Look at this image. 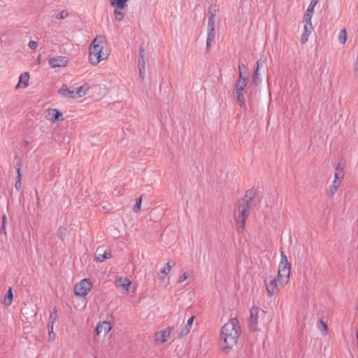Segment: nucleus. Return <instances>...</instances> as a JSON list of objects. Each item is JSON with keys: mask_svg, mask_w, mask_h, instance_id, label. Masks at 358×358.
<instances>
[{"mask_svg": "<svg viewBox=\"0 0 358 358\" xmlns=\"http://www.w3.org/2000/svg\"><path fill=\"white\" fill-rule=\"evenodd\" d=\"M290 264L284 252H281V260L278 266V276L267 275L264 279V285L268 296H272L279 292L278 287L288 282L290 276Z\"/></svg>", "mask_w": 358, "mask_h": 358, "instance_id": "1", "label": "nucleus"}, {"mask_svg": "<svg viewBox=\"0 0 358 358\" xmlns=\"http://www.w3.org/2000/svg\"><path fill=\"white\" fill-rule=\"evenodd\" d=\"M254 196L255 191L250 189L246 192L245 196L237 203L234 210V217L236 223L240 225L241 229L244 228L245 219L249 215V210L253 206Z\"/></svg>", "mask_w": 358, "mask_h": 358, "instance_id": "2", "label": "nucleus"}, {"mask_svg": "<svg viewBox=\"0 0 358 358\" xmlns=\"http://www.w3.org/2000/svg\"><path fill=\"white\" fill-rule=\"evenodd\" d=\"M240 326L236 319H231L221 329L220 339L225 345L224 350L230 349L237 343L239 336Z\"/></svg>", "mask_w": 358, "mask_h": 358, "instance_id": "3", "label": "nucleus"}, {"mask_svg": "<svg viewBox=\"0 0 358 358\" xmlns=\"http://www.w3.org/2000/svg\"><path fill=\"white\" fill-rule=\"evenodd\" d=\"M105 47L104 37L97 36L90 45L89 62L96 66L99 62L108 58V54L103 52Z\"/></svg>", "mask_w": 358, "mask_h": 358, "instance_id": "4", "label": "nucleus"}, {"mask_svg": "<svg viewBox=\"0 0 358 358\" xmlns=\"http://www.w3.org/2000/svg\"><path fill=\"white\" fill-rule=\"evenodd\" d=\"M92 288V283L89 279L82 280L77 283L74 287V292L76 296H85L88 294Z\"/></svg>", "mask_w": 358, "mask_h": 358, "instance_id": "5", "label": "nucleus"}, {"mask_svg": "<svg viewBox=\"0 0 358 358\" xmlns=\"http://www.w3.org/2000/svg\"><path fill=\"white\" fill-rule=\"evenodd\" d=\"M259 310L257 307H252L250 311V318L248 320V328L251 331L258 330V318Z\"/></svg>", "mask_w": 358, "mask_h": 358, "instance_id": "6", "label": "nucleus"}, {"mask_svg": "<svg viewBox=\"0 0 358 358\" xmlns=\"http://www.w3.org/2000/svg\"><path fill=\"white\" fill-rule=\"evenodd\" d=\"M69 63V59L66 57L58 56L51 57L48 59V64L52 68L65 67Z\"/></svg>", "mask_w": 358, "mask_h": 358, "instance_id": "7", "label": "nucleus"}, {"mask_svg": "<svg viewBox=\"0 0 358 358\" xmlns=\"http://www.w3.org/2000/svg\"><path fill=\"white\" fill-rule=\"evenodd\" d=\"M112 329V324L110 322L103 321L97 323L95 329L96 336H99L101 334L106 336Z\"/></svg>", "mask_w": 358, "mask_h": 358, "instance_id": "8", "label": "nucleus"}, {"mask_svg": "<svg viewBox=\"0 0 358 358\" xmlns=\"http://www.w3.org/2000/svg\"><path fill=\"white\" fill-rule=\"evenodd\" d=\"M172 329L171 328L166 329L163 331L157 332L155 334V339L159 343H164L170 338Z\"/></svg>", "mask_w": 358, "mask_h": 358, "instance_id": "9", "label": "nucleus"}, {"mask_svg": "<svg viewBox=\"0 0 358 358\" xmlns=\"http://www.w3.org/2000/svg\"><path fill=\"white\" fill-rule=\"evenodd\" d=\"M343 177H344L343 168L341 167V165L338 164L335 169L334 179L333 181V184L340 187L342 183Z\"/></svg>", "mask_w": 358, "mask_h": 358, "instance_id": "10", "label": "nucleus"}, {"mask_svg": "<svg viewBox=\"0 0 358 358\" xmlns=\"http://www.w3.org/2000/svg\"><path fill=\"white\" fill-rule=\"evenodd\" d=\"M194 320V316H192L190 318H189V320L187 322V324L183 327L181 328L179 333V337L182 338L189 334L192 329Z\"/></svg>", "mask_w": 358, "mask_h": 358, "instance_id": "11", "label": "nucleus"}, {"mask_svg": "<svg viewBox=\"0 0 358 358\" xmlns=\"http://www.w3.org/2000/svg\"><path fill=\"white\" fill-rule=\"evenodd\" d=\"M115 284L117 287L123 288L128 292L129 290L131 282L127 278L120 277L115 280Z\"/></svg>", "mask_w": 358, "mask_h": 358, "instance_id": "12", "label": "nucleus"}, {"mask_svg": "<svg viewBox=\"0 0 358 358\" xmlns=\"http://www.w3.org/2000/svg\"><path fill=\"white\" fill-rule=\"evenodd\" d=\"M74 91V88L69 89L66 85H63L59 90V93L61 96L64 97L75 98L76 94Z\"/></svg>", "mask_w": 358, "mask_h": 358, "instance_id": "13", "label": "nucleus"}, {"mask_svg": "<svg viewBox=\"0 0 358 358\" xmlns=\"http://www.w3.org/2000/svg\"><path fill=\"white\" fill-rule=\"evenodd\" d=\"M29 74L28 72H24L20 76L19 82L16 85V88H19L21 86L27 87L29 85Z\"/></svg>", "mask_w": 358, "mask_h": 358, "instance_id": "14", "label": "nucleus"}, {"mask_svg": "<svg viewBox=\"0 0 358 358\" xmlns=\"http://www.w3.org/2000/svg\"><path fill=\"white\" fill-rule=\"evenodd\" d=\"M313 29V27L312 24L304 25L303 33V34L301 36V43L303 44L306 43L308 41V36H309L310 34L311 33Z\"/></svg>", "mask_w": 358, "mask_h": 358, "instance_id": "15", "label": "nucleus"}, {"mask_svg": "<svg viewBox=\"0 0 358 358\" xmlns=\"http://www.w3.org/2000/svg\"><path fill=\"white\" fill-rule=\"evenodd\" d=\"M62 116V113L57 109H50L48 111V119L52 122H55Z\"/></svg>", "mask_w": 358, "mask_h": 358, "instance_id": "16", "label": "nucleus"}, {"mask_svg": "<svg viewBox=\"0 0 358 358\" xmlns=\"http://www.w3.org/2000/svg\"><path fill=\"white\" fill-rule=\"evenodd\" d=\"M171 270V266L170 264V262H168L163 268L161 269L160 272L159 273L158 275L159 278L162 280H164V278L170 273Z\"/></svg>", "mask_w": 358, "mask_h": 358, "instance_id": "17", "label": "nucleus"}, {"mask_svg": "<svg viewBox=\"0 0 358 358\" xmlns=\"http://www.w3.org/2000/svg\"><path fill=\"white\" fill-rule=\"evenodd\" d=\"M246 85H247L246 80H238L236 81V85H235L236 93H242Z\"/></svg>", "mask_w": 358, "mask_h": 358, "instance_id": "18", "label": "nucleus"}, {"mask_svg": "<svg viewBox=\"0 0 358 358\" xmlns=\"http://www.w3.org/2000/svg\"><path fill=\"white\" fill-rule=\"evenodd\" d=\"M215 36V30L208 29V34L206 38V50L208 51L211 45V42L214 40Z\"/></svg>", "mask_w": 358, "mask_h": 358, "instance_id": "19", "label": "nucleus"}, {"mask_svg": "<svg viewBox=\"0 0 358 358\" xmlns=\"http://www.w3.org/2000/svg\"><path fill=\"white\" fill-rule=\"evenodd\" d=\"M111 257V253L110 251L106 250L103 254H96L95 256V260L96 262H103L107 259Z\"/></svg>", "mask_w": 358, "mask_h": 358, "instance_id": "20", "label": "nucleus"}, {"mask_svg": "<svg viewBox=\"0 0 358 358\" xmlns=\"http://www.w3.org/2000/svg\"><path fill=\"white\" fill-rule=\"evenodd\" d=\"M143 50H141V60L139 61V75L140 77L144 78L145 74V62L143 59Z\"/></svg>", "mask_w": 358, "mask_h": 358, "instance_id": "21", "label": "nucleus"}, {"mask_svg": "<svg viewBox=\"0 0 358 358\" xmlns=\"http://www.w3.org/2000/svg\"><path fill=\"white\" fill-rule=\"evenodd\" d=\"M219 10V8L216 5H211L208 11V18H215L217 13Z\"/></svg>", "mask_w": 358, "mask_h": 358, "instance_id": "22", "label": "nucleus"}, {"mask_svg": "<svg viewBox=\"0 0 358 358\" xmlns=\"http://www.w3.org/2000/svg\"><path fill=\"white\" fill-rule=\"evenodd\" d=\"M57 310L56 308H53L52 310H50V315L49 317L48 324H55V322L57 320Z\"/></svg>", "mask_w": 358, "mask_h": 358, "instance_id": "23", "label": "nucleus"}, {"mask_svg": "<svg viewBox=\"0 0 358 358\" xmlns=\"http://www.w3.org/2000/svg\"><path fill=\"white\" fill-rule=\"evenodd\" d=\"M13 298V294L12 292V289H11V288H9V289L7 291L5 298L3 299V303L7 306H10L12 303Z\"/></svg>", "mask_w": 358, "mask_h": 358, "instance_id": "24", "label": "nucleus"}, {"mask_svg": "<svg viewBox=\"0 0 358 358\" xmlns=\"http://www.w3.org/2000/svg\"><path fill=\"white\" fill-rule=\"evenodd\" d=\"M75 98L82 97L86 94V89L84 86L74 88Z\"/></svg>", "mask_w": 358, "mask_h": 358, "instance_id": "25", "label": "nucleus"}, {"mask_svg": "<svg viewBox=\"0 0 358 358\" xmlns=\"http://www.w3.org/2000/svg\"><path fill=\"white\" fill-rule=\"evenodd\" d=\"M348 38L347 31L343 29L340 31L338 34V41L341 44H345Z\"/></svg>", "mask_w": 358, "mask_h": 358, "instance_id": "26", "label": "nucleus"}, {"mask_svg": "<svg viewBox=\"0 0 358 358\" xmlns=\"http://www.w3.org/2000/svg\"><path fill=\"white\" fill-rule=\"evenodd\" d=\"M318 329L320 330L323 335H327L328 334V327L327 324L324 322L322 320H320L317 325Z\"/></svg>", "mask_w": 358, "mask_h": 358, "instance_id": "27", "label": "nucleus"}, {"mask_svg": "<svg viewBox=\"0 0 358 358\" xmlns=\"http://www.w3.org/2000/svg\"><path fill=\"white\" fill-rule=\"evenodd\" d=\"M252 80H253V83L257 85L262 83L261 75L257 69H255V73L253 75Z\"/></svg>", "mask_w": 358, "mask_h": 358, "instance_id": "28", "label": "nucleus"}, {"mask_svg": "<svg viewBox=\"0 0 358 358\" xmlns=\"http://www.w3.org/2000/svg\"><path fill=\"white\" fill-rule=\"evenodd\" d=\"M338 188H339L338 186L332 183L328 189V194L330 196H333L336 194V192L338 191Z\"/></svg>", "mask_w": 358, "mask_h": 358, "instance_id": "29", "label": "nucleus"}, {"mask_svg": "<svg viewBox=\"0 0 358 358\" xmlns=\"http://www.w3.org/2000/svg\"><path fill=\"white\" fill-rule=\"evenodd\" d=\"M128 0H115V1L113 2L112 4L113 5H115V6L117 7V8H119V9H123L125 6V3Z\"/></svg>", "mask_w": 358, "mask_h": 358, "instance_id": "30", "label": "nucleus"}, {"mask_svg": "<svg viewBox=\"0 0 358 358\" xmlns=\"http://www.w3.org/2000/svg\"><path fill=\"white\" fill-rule=\"evenodd\" d=\"M312 15H313L312 13H308V12H306L304 14V16H303L304 25L312 24V23H311Z\"/></svg>", "mask_w": 358, "mask_h": 358, "instance_id": "31", "label": "nucleus"}, {"mask_svg": "<svg viewBox=\"0 0 358 358\" xmlns=\"http://www.w3.org/2000/svg\"><path fill=\"white\" fill-rule=\"evenodd\" d=\"M237 100L241 107L245 106V99L243 96L242 93H236Z\"/></svg>", "mask_w": 358, "mask_h": 358, "instance_id": "32", "label": "nucleus"}, {"mask_svg": "<svg viewBox=\"0 0 358 358\" xmlns=\"http://www.w3.org/2000/svg\"><path fill=\"white\" fill-rule=\"evenodd\" d=\"M141 203H142V198L141 196L138 197L136 200V203L134 206L133 210L134 212L136 213L138 212L141 207Z\"/></svg>", "mask_w": 358, "mask_h": 358, "instance_id": "33", "label": "nucleus"}, {"mask_svg": "<svg viewBox=\"0 0 358 358\" xmlns=\"http://www.w3.org/2000/svg\"><path fill=\"white\" fill-rule=\"evenodd\" d=\"M317 3H318L317 0H311L310 3L309 4L306 12L313 14L314 12L315 6L317 5Z\"/></svg>", "mask_w": 358, "mask_h": 358, "instance_id": "34", "label": "nucleus"}, {"mask_svg": "<svg viewBox=\"0 0 358 358\" xmlns=\"http://www.w3.org/2000/svg\"><path fill=\"white\" fill-rule=\"evenodd\" d=\"M190 277V273L185 272L178 280V283H182Z\"/></svg>", "mask_w": 358, "mask_h": 358, "instance_id": "35", "label": "nucleus"}, {"mask_svg": "<svg viewBox=\"0 0 358 358\" xmlns=\"http://www.w3.org/2000/svg\"><path fill=\"white\" fill-rule=\"evenodd\" d=\"M215 18H208V29L215 30Z\"/></svg>", "mask_w": 358, "mask_h": 358, "instance_id": "36", "label": "nucleus"}, {"mask_svg": "<svg viewBox=\"0 0 358 358\" xmlns=\"http://www.w3.org/2000/svg\"><path fill=\"white\" fill-rule=\"evenodd\" d=\"M114 14H115V19L118 21H121L123 20L124 18V14L122 13V12L120 11V10H117V9L115 10L114 12Z\"/></svg>", "mask_w": 358, "mask_h": 358, "instance_id": "37", "label": "nucleus"}, {"mask_svg": "<svg viewBox=\"0 0 358 358\" xmlns=\"http://www.w3.org/2000/svg\"><path fill=\"white\" fill-rule=\"evenodd\" d=\"M354 74L356 78H358V55L354 65Z\"/></svg>", "mask_w": 358, "mask_h": 358, "instance_id": "38", "label": "nucleus"}, {"mask_svg": "<svg viewBox=\"0 0 358 358\" xmlns=\"http://www.w3.org/2000/svg\"><path fill=\"white\" fill-rule=\"evenodd\" d=\"M29 48L31 50H36V48H37V45H38V43L37 42L34 41H30L29 42Z\"/></svg>", "mask_w": 358, "mask_h": 358, "instance_id": "39", "label": "nucleus"}, {"mask_svg": "<svg viewBox=\"0 0 358 358\" xmlns=\"http://www.w3.org/2000/svg\"><path fill=\"white\" fill-rule=\"evenodd\" d=\"M17 175H18V180L16 181V182H15V187L17 189H18L20 187V185H21V181H20V176H21V175H20V169L19 168L17 169Z\"/></svg>", "mask_w": 358, "mask_h": 358, "instance_id": "40", "label": "nucleus"}, {"mask_svg": "<svg viewBox=\"0 0 358 358\" xmlns=\"http://www.w3.org/2000/svg\"><path fill=\"white\" fill-rule=\"evenodd\" d=\"M48 329L49 332V339L52 340L53 339V337H52L51 334L53 333V329H54V324H48Z\"/></svg>", "mask_w": 358, "mask_h": 358, "instance_id": "41", "label": "nucleus"}, {"mask_svg": "<svg viewBox=\"0 0 358 358\" xmlns=\"http://www.w3.org/2000/svg\"><path fill=\"white\" fill-rule=\"evenodd\" d=\"M266 60V59L263 61L262 59L260 60H258L257 62V64H256V69H257L258 71L259 70V68H260V66L262 64V62H264Z\"/></svg>", "mask_w": 358, "mask_h": 358, "instance_id": "42", "label": "nucleus"}, {"mask_svg": "<svg viewBox=\"0 0 358 358\" xmlns=\"http://www.w3.org/2000/svg\"><path fill=\"white\" fill-rule=\"evenodd\" d=\"M7 222H8L7 217L6 215H4L2 217V225H6L7 224Z\"/></svg>", "mask_w": 358, "mask_h": 358, "instance_id": "43", "label": "nucleus"}, {"mask_svg": "<svg viewBox=\"0 0 358 358\" xmlns=\"http://www.w3.org/2000/svg\"><path fill=\"white\" fill-rule=\"evenodd\" d=\"M243 69H246V66L244 64H239L238 65V71L242 72Z\"/></svg>", "mask_w": 358, "mask_h": 358, "instance_id": "44", "label": "nucleus"}, {"mask_svg": "<svg viewBox=\"0 0 358 358\" xmlns=\"http://www.w3.org/2000/svg\"><path fill=\"white\" fill-rule=\"evenodd\" d=\"M6 225H2L0 229V234H6Z\"/></svg>", "mask_w": 358, "mask_h": 358, "instance_id": "45", "label": "nucleus"}, {"mask_svg": "<svg viewBox=\"0 0 358 358\" xmlns=\"http://www.w3.org/2000/svg\"><path fill=\"white\" fill-rule=\"evenodd\" d=\"M238 80H246V78L243 76V72H239V78Z\"/></svg>", "mask_w": 358, "mask_h": 358, "instance_id": "46", "label": "nucleus"}, {"mask_svg": "<svg viewBox=\"0 0 358 358\" xmlns=\"http://www.w3.org/2000/svg\"><path fill=\"white\" fill-rule=\"evenodd\" d=\"M64 17V12H61L60 13H59V15H57V18L59 19H62Z\"/></svg>", "mask_w": 358, "mask_h": 358, "instance_id": "47", "label": "nucleus"}, {"mask_svg": "<svg viewBox=\"0 0 358 358\" xmlns=\"http://www.w3.org/2000/svg\"><path fill=\"white\" fill-rule=\"evenodd\" d=\"M261 313L262 314H265V313L263 310L261 311Z\"/></svg>", "mask_w": 358, "mask_h": 358, "instance_id": "48", "label": "nucleus"}, {"mask_svg": "<svg viewBox=\"0 0 358 358\" xmlns=\"http://www.w3.org/2000/svg\"><path fill=\"white\" fill-rule=\"evenodd\" d=\"M95 358H96V357H95Z\"/></svg>", "mask_w": 358, "mask_h": 358, "instance_id": "49", "label": "nucleus"}]
</instances>
